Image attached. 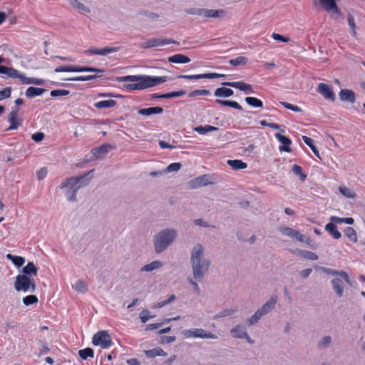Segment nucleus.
Segmentation results:
<instances>
[{
	"label": "nucleus",
	"instance_id": "56",
	"mask_svg": "<svg viewBox=\"0 0 365 365\" xmlns=\"http://www.w3.org/2000/svg\"><path fill=\"white\" fill-rule=\"evenodd\" d=\"M11 92V88L10 87H7L0 91V101L7 98L10 97Z\"/></svg>",
	"mask_w": 365,
	"mask_h": 365
},
{
	"label": "nucleus",
	"instance_id": "52",
	"mask_svg": "<svg viewBox=\"0 0 365 365\" xmlns=\"http://www.w3.org/2000/svg\"><path fill=\"white\" fill-rule=\"evenodd\" d=\"M154 316L148 309H143L140 313V319L143 323H145L148 319L153 318Z\"/></svg>",
	"mask_w": 365,
	"mask_h": 365
},
{
	"label": "nucleus",
	"instance_id": "47",
	"mask_svg": "<svg viewBox=\"0 0 365 365\" xmlns=\"http://www.w3.org/2000/svg\"><path fill=\"white\" fill-rule=\"evenodd\" d=\"M339 191L341 195L347 198H354L356 196L355 193L350 188L346 186H339Z\"/></svg>",
	"mask_w": 365,
	"mask_h": 365
},
{
	"label": "nucleus",
	"instance_id": "5",
	"mask_svg": "<svg viewBox=\"0 0 365 365\" xmlns=\"http://www.w3.org/2000/svg\"><path fill=\"white\" fill-rule=\"evenodd\" d=\"M277 302V298L275 296H272L270 299L266 302L259 309H258L254 314H252L247 319V324L249 326H253L259 322V321L266 314L272 312Z\"/></svg>",
	"mask_w": 365,
	"mask_h": 365
},
{
	"label": "nucleus",
	"instance_id": "36",
	"mask_svg": "<svg viewBox=\"0 0 365 365\" xmlns=\"http://www.w3.org/2000/svg\"><path fill=\"white\" fill-rule=\"evenodd\" d=\"M227 164L234 170H242L247 167V163L241 160H229Z\"/></svg>",
	"mask_w": 365,
	"mask_h": 365
},
{
	"label": "nucleus",
	"instance_id": "37",
	"mask_svg": "<svg viewBox=\"0 0 365 365\" xmlns=\"http://www.w3.org/2000/svg\"><path fill=\"white\" fill-rule=\"evenodd\" d=\"M233 94V91L230 88L221 87L215 91V96L217 97H230Z\"/></svg>",
	"mask_w": 365,
	"mask_h": 365
},
{
	"label": "nucleus",
	"instance_id": "58",
	"mask_svg": "<svg viewBox=\"0 0 365 365\" xmlns=\"http://www.w3.org/2000/svg\"><path fill=\"white\" fill-rule=\"evenodd\" d=\"M348 23H349L350 28L351 29L353 36H356V24L354 22V19L353 16L349 15L348 16Z\"/></svg>",
	"mask_w": 365,
	"mask_h": 365
},
{
	"label": "nucleus",
	"instance_id": "41",
	"mask_svg": "<svg viewBox=\"0 0 365 365\" xmlns=\"http://www.w3.org/2000/svg\"><path fill=\"white\" fill-rule=\"evenodd\" d=\"M192 182L195 184L192 187H202L210 183L207 175H201L195 178Z\"/></svg>",
	"mask_w": 365,
	"mask_h": 365
},
{
	"label": "nucleus",
	"instance_id": "1",
	"mask_svg": "<svg viewBox=\"0 0 365 365\" xmlns=\"http://www.w3.org/2000/svg\"><path fill=\"white\" fill-rule=\"evenodd\" d=\"M190 263L194 279L202 282L207 274L211 264L205 255V249L200 243L195 245L190 251Z\"/></svg>",
	"mask_w": 365,
	"mask_h": 365
},
{
	"label": "nucleus",
	"instance_id": "10",
	"mask_svg": "<svg viewBox=\"0 0 365 365\" xmlns=\"http://www.w3.org/2000/svg\"><path fill=\"white\" fill-rule=\"evenodd\" d=\"M170 43H175V44H179V43L176 41L167 38H150L146 41L143 43V44L141 45V47L143 48H154V47H160L163 46L164 45L170 44Z\"/></svg>",
	"mask_w": 365,
	"mask_h": 365
},
{
	"label": "nucleus",
	"instance_id": "48",
	"mask_svg": "<svg viewBox=\"0 0 365 365\" xmlns=\"http://www.w3.org/2000/svg\"><path fill=\"white\" fill-rule=\"evenodd\" d=\"M245 102L252 107L262 108L263 106L262 101L254 97L245 98Z\"/></svg>",
	"mask_w": 365,
	"mask_h": 365
},
{
	"label": "nucleus",
	"instance_id": "46",
	"mask_svg": "<svg viewBox=\"0 0 365 365\" xmlns=\"http://www.w3.org/2000/svg\"><path fill=\"white\" fill-rule=\"evenodd\" d=\"M6 257L11 260L12 262L18 267L22 266L25 262V259L20 256H14L11 254H8Z\"/></svg>",
	"mask_w": 365,
	"mask_h": 365
},
{
	"label": "nucleus",
	"instance_id": "9",
	"mask_svg": "<svg viewBox=\"0 0 365 365\" xmlns=\"http://www.w3.org/2000/svg\"><path fill=\"white\" fill-rule=\"evenodd\" d=\"M85 71H89V72H96L98 73H103V70L94 68L91 67H80V66H76L73 65H65L61 66L59 67H57L55 69V72L59 73V72H85Z\"/></svg>",
	"mask_w": 365,
	"mask_h": 365
},
{
	"label": "nucleus",
	"instance_id": "17",
	"mask_svg": "<svg viewBox=\"0 0 365 365\" xmlns=\"http://www.w3.org/2000/svg\"><path fill=\"white\" fill-rule=\"evenodd\" d=\"M341 101L354 103L356 101V96L353 91L341 89L339 93Z\"/></svg>",
	"mask_w": 365,
	"mask_h": 365
},
{
	"label": "nucleus",
	"instance_id": "27",
	"mask_svg": "<svg viewBox=\"0 0 365 365\" xmlns=\"http://www.w3.org/2000/svg\"><path fill=\"white\" fill-rule=\"evenodd\" d=\"M163 112V109L161 107H150L148 108L139 109L138 113L143 115H151L154 114H160Z\"/></svg>",
	"mask_w": 365,
	"mask_h": 365
},
{
	"label": "nucleus",
	"instance_id": "42",
	"mask_svg": "<svg viewBox=\"0 0 365 365\" xmlns=\"http://www.w3.org/2000/svg\"><path fill=\"white\" fill-rule=\"evenodd\" d=\"M216 102L218 104L224 106H230V107H232V108H234L235 109H238V110L242 109V106L236 101H227V100L217 99Z\"/></svg>",
	"mask_w": 365,
	"mask_h": 365
},
{
	"label": "nucleus",
	"instance_id": "13",
	"mask_svg": "<svg viewBox=\"0 0 365 365\" xmlns=\"http://www.w3.org/2000/svg\"><path fill=\"white\" fill-rule=\"evenodd\" d=\"M226 14V11L223 9H202V16L205 18L222 19Z\"/></svg>",
	"mask_w": 365,
	"mask_h": 365
},
{
	"label": "nucleus",
	"instance_id": "61",
	"mask_svg": "<svg viewBox=\"0 0 365 365\" xmlns=\"http://www.w3.org/2000/svg\"><path fill=\"white\" fill-rule=\"evenodd\" d=\"M272 37L276 41H282L284 43H288L290 41L289 37L283 36H282L279 34H276V33H273L272 34Z\"/></svg>",
	"mask_w": 365,
	"mask_h": 365
},
{
	"label": "nucleus",
	"instance_id": "22",
	"mask_svg": "<svg viewBox=\"0 0 365 365\" xmlns=\"http://www.w3.org/2000/svg\"><path fill=\"white\" fill-rule=\"evenodd\" d=\"M246 328L242 324H237L230 329V334L235 339H242L246 336Z\"/></svg>",
	"mask_w": 365,
	"mask_h": 365
},
{
	"label": "nucleus",
	"instance_id": "45",
	"mask_svg": "<svg viewBox=\"0 0 365 365\" xmlns=\"http://www.w3.org/2000/svg\"><path fill=\"white\" fill-rule=\"evenodd\" d=\"M248 61V58L245 56H239L235 59L229 61V63L233 66H245Z\"/></svg>",
	"mask_w": 365,
	"mask_h": 365
},
{
	"label": "nucleus",
	"instance_id": "7",
	"mask_svg": "<svg viewBox=\"0 0 365 365\" xmlns=\"http://www.w3.org/2000/svg\"><path fill=\"white\" fill-rule=\"evenodd\" d=\"M185 338L217 339V336L202 328H193L182 331Z\"/></svg>",
	"mask_w": 365,
	"mask_h": 365
},
{
	"label": "nucleus",
	"instance_id": "29",
	"mask_svg": "<svg viewBox=\"0 0 365 365\" xmlns=\"http://www.w3.org/2000/svg\"><path fill=\"white\" fill-rule=\"evenodd\" d=\"M4 61V58L0 56V63ZM0 73L5 74L8 77L12 78L14 75L17 74V70L13 68L6 67L5 66L0 65Z\"/></svg>",
	"mask_w": 365,
	"mask_h": 365
},
{
	"label": "nucleus",
	"instance_id": "25",
	"mask_svg": "<svg viewBox=\"0 0 365 365\" xmlns=\"http://www.w3.org/2000/svg\"><path fill=\"white\" fill-rule=\"evenodd\" d=\"M69 4L74 9L78 10L81 13L83 14H89L91 12V9L83 3L80 2L78 0H66Z\"/></svg>",
	"mask_w": 365,
	"mask_h": 365
},
{
	"label": "nucleus",
	"instance_id": "43",
	"mask_svg": "<svg viewBox=\"0 0 365 365\" xmlns=\"http://www.w3.org/2000/svg\"><path fill=\"white\" fill-rule=\"evenodd\" d=\"M302 139L304 142L312 149L314 154L319 159H321V157L319 155V151L317 148L314 146L313 144V140L311 138H309L307 136H302Z\"/></svg>",
	"mask_w": 365,
	"mask_h": 365
},
{
	"label": "nucleus",
	"instance_id": "33",
	"mask_svg": "<svg viewBox=\"0 0 365 365\" xmlns=\"http://www.w3.org/2000/svg\"><path fill=\"white\" fill-rule=\"evenodd\" d=\"M117 104L114 100H106L97 102L94 104V106L98 109H105L108 108H113Z\"/></svg>",
	"mask_w": 365,
	"mask_h": 365
},
{
	"label": "nucleus",
	"instance_id": "62",
	"mask_svg": "<svg viewBox=\"0 0 365 365\" xmlns=\"http://www.w3.org/2000/svg\"><path fill=\"white\" fill-rule=\"evenodd\" d=\"M281 104L283 105V106L285 107L286 108L292 110L295 112H300L302 110L299 107L292 105L289 103L281 102Z\"/></svg>",
	"mask_w": 365,
	"mask_h": 365
},
{
	"label": "nucleus",
	"instance_id": "8",
	"mask_svg": "<svg viewBox=\"0 0 365 365\" xmlns=\"http://www.w3.org/2000/svg\"><path fill=\"white\" fill-rule=\"evenodd\" d=\"M92 343L95 346H100L102 349H107L111 346L112 341L106 331H100L93 335Z\"/></svg>",
	"mask_w": 365,
	"mask_h": 365
},
{
	"label": "nucleus",
	"instance_id": "4",
	"mask_svg": "<svg viewBox=\"0 0 365 365\" xmlns=\"http://www.w3.org/2000/svg\"><path fill=\"white\" fill-rule=\"evenodd\" d=\"M178 237V232L175 228L166 227L158 232L153 237L155 252L160 254L172 245Z\"/></svg>",
	"mask_w": 365,
	"mask_h": 365
},
{
	"label": "nucleus",
	"instance_id": "38",
	"mask_svg": "<svg viewBox=\"0 0 365 365\" xmlns=\"http://www.w3.org/2000/svg\"><path fill=\"white\" fill-rule=\"evenodd\" d=\"M218 128L207 125L205 126H197L194 128V130L197 132L200 135H205L208 132L217 130Z\"/></svg>",
	"mask_w": 365,
	"mask_h": 365
},
{
	"label": "nucleus",
	"instance_id": "23",
	"mask_svg": "<svg viewBox=\"0 0 365 365\" xmlns=\"http://www.w3.org/2000/svg\"><path fill=\"white\" fill-rule=\"evenodd\" d=\"M112 148L109 144L103 145L92 150L93 155L96 158H102Z\"/></svg>",
	"mask_w": 365,
	"mask_h": 365
},
{
	"label": "nucleus",
	"instance_id": "21",
	"mask_svg": "<svg viewBox=\"0 0 365 365\" xmlns=\"http://www.w3.org/2000/svg\"><path fill=\"white\" fill-rule=\"evenodd\" d=\"M163 262L160 260H155L150 263H148L141 267V272H151L155 270L159 269L163 266Z\"/></svg>",
	"mask_w": 365,
	"mask_h": 365
},
{
	"label": "nucleus",
	"instance_id": "2",
	"mask_svg": "<svg viewBox=\"0 0 365 365\" xmlns=\"http://www.w3.org/2000/svg\"><path fill=\"white\" fill-rule=\"evenodd\" d=\"M118 82H125L123 87L130 90H143L167 81V76H150L147 75H131L117 78Z\"/></svg>",
	"mask_w": 365,
	"mask_h": 365
},
{
	"label": "nucleus",
	"instance_id": "53",
	"mask_svg": "<svg viewBox=\"0 0 365 365\" xmlns=\"http://www.w3.org/2000/svg\"><path fill=\"white\" fill-rule=\"evenodd\" d=\"M97 77L96 75H89V76H81L74 78H68V81H86L94 79Z\"/></svg>",
	"mask_w": 365,
	"mask_h": 365
},
{
	"label": "nucleus",
	"instance_id": "55",
	"mask_svg": "<svg viewBox=\"0 0 365 365\" xmlns=\"http://www.w3.org/2000/svg\"><path fill=\"white\" fill-rule=\"evenodd\" d=\"M292 172L295 174V175H299V178H300V180L302 181H304L306 178H307V175L304 173H302V168L297 165H294L292 166Z\"/></svg>",
	"mask_w": 365,
	"mask_h": 365
},
{
	"label": "nucleus",
	"instance_id": "35",
	"mask_svg": "<svg viewBox=\"0 0 365 365\" xmlns=\"http://www.w3.org/2000/svg\"><path fill=\"white\" fill-rule=\"evenodd\" d=\"M73 288L77 292L84 294L88 291V284L84 280L78 279L75 284L73 285Z\"/></svg>",
	"mask_w": 365,
	"mask_h": 365
},
{
	"label": "nucleus",
	"instance_id": "34",
	"mask_svg": "<svg viewBox=\"0 0 365 365\" xmlns=\"http://www.w3.org/2000/svg\"><path fill=\"white\" fill-rule=\"evenodd\" d=\"M237 312V309L236 307L225 309L221 312H218L217 314L214 316L215 319H217L220 318L230 317L235 314Z\"/></svg>",
	"mask_w": 365,
	"mask_h": 365
},
{
	"label": "nucleus",
	"instance_id": "63",
	"mask_svg": "<svg viewBox=\"0 0 365 365\" xmlns=\"http://www.w3.org/2000/svg\"><path fill=\"white\" fill-rule=\"evenodd\" d=\"M185 12L190 15H197V16H202V9H195V8H190L188 9H186Z\"/></svg>",
	"mask_w": 365,
	"mask_h": 365
},
{
	"label": "nucleus",
	"instance_id": "16",
	"mask_svg": "<svg viewBox=\"0 0 365 365\" xmlns=\"http://www.w3.org/2000/svg\"><path fill=\"white\" fill-rule=\"evenodd\" d=\"M18 112L19 108H14L9 114V121L10 123L9 130H15L21 125V120L17 118Z\"/></svg>",
	"mask_w": 365,
	"mask_h": 365
},
{
	"label": "nucleus",
	"instance_id": "51",
	"mask_svg": "<svg viewBox=\"0 0 365 365\" xmlns=\"http://www.w3.org/2000/svg\"><path fill=\"white\" fill-rule=\"evenodd\" d=\"M182 165L180 163H173L170 164L165 170V173L178 172L181 168Z\"/></svg>",
	"mask_w": 365,
	"mask_h": 365
},
{
	"label": "nucleus",
	"instance_id": "18",
	"mask_svg": "<svg viewBox=\"0 0 365 365\" xmlns=\"http://www.w3.org/2000/svg\"><path fill=\"white\" fill-rule=\"evenodd\" d=\"M38 267L32 262H29L26 266L24 267L21 274H25L28 277H34L37 276Z\"/></svg>",
	"mask_w": 365,
	"mask_h": 365
},
{
	"label": "nucleus",
	"instance_id": "59",
	"mask_svg": "<svg viewBox=\"0 0 365 365\" xmlns=\"http://www.w3.org/2000/svg\"><path fill=\"white\" fill-rule=\"evenodd\" d=\"M225 75L224 74H220L216 73H204L201 74V78H221L225 77Z\"/></svg>",
	"mask_w": 365,
	"mask_h": 365
},
{
	"label": "nucleus",
	"instance_id": "31",
	"mask_svg": "<svg viewBox=\"0 0 365 365\" xmlns=\"http://www.w3.org/2000/svg\"><path fill=\"white\" fill-rule=\"evenodd\" d=\"M325 230L334 238L339 239L341 237V234L338 231L336 226L332 223H328L325 226Z\"/></svg>",
	"mask_w": 365,
	"mask_h": 365
},
{
	"label": "nucleus",
	"instance_id": "57",
	"mask_svg": "<svg viewBox=\"0 0 365 365\" xmlns=\"http://www.w3.org/2000/svg\"><path fill=\"white\" fill-rule=\"evenodd\" d=\"M209 94H210L209 91L205 90V89H202V90H195V91H192L189 94V96L192 98V97H195L198 95L207 96Z\"/></svg>",
	"mask_w": 365,
	"mask_h": 365
},
{
	"label": "nucleus",
	"instance_id": "3",
	"mask_svg": "<svg viewBox=\"0 0 365 365\" xmlns=\"http://www.w3.org/2000/svg\"><path fill=\"white\" fill-rule=\"evenodd\" d=\"M93 172V170H91L85 175L69 178L62 182L60 188L66 190L65 195L68 201H76V192L80 188L87 185L90 182L92 176L89 178H87V176Z\"/></svg>",
	"mask_w": 365,
	"mask_h": 365
},
{
	"label": "nucleus",
	"instance_id": "14",
	"mask_svg": "<svg viewBox=\"0 0 365 365\" xmlns=\"http://www.w3.org/2000/svg\"><path fill=\"white\" fill-rule=\"evenodd\" d=\"M12 78H19L22 82V83L24 84H35L39 86L43 85L45 83V81L43 79L26 77L24 74L21 73L18 70L17 74L14 75V76H13Z\"/></svg>",
	"mask_w": 365,
	"mask_h": 365
},
{
	"label": "nucleus",
	"instance_id": "44",
	"mask_svg": "<svg viewBox=\"0 0 365 365\" xmlns=\"http://www.w3.org/2000/svg\"><path fill=\"white\" fill-rule=\"evenodd\" d=\"M345 236L348 237L353 242H357V234L355 230L351 227H348L344 231Z\"/></svg>",
	"mask_w": 365,
	"mask_h": 365
},
{
	"label": "nucleus",
	"instance_id": "54",
	"mask_svg": "<svg viewBox=\"0 0 365 365\" xmlns=\"http://www.w3.org/2000/svg\"><path fill=\"white\" fill-rule=\"evenodd\" d=\"M295 239L300 242H304L307 245H310L311 244V239L307 237L306 235L300 233L299 231L297 232V234L296 235Z\"/></svg>",
	"mask_w": 365,
	"mask_h": 365
},
{
	"label": "nucleus",
	"instance_id": "24",
	"mask_svg": "<svg viewBox=\"0 0 365 365\" xmlns=\"http://www.w3.org/2000/svg\"><path fill=\"white\" fill-rule=\"evenodd\" d=\"M118 50L117 47H105L101 49H90L87 52L93 55L106 56L111 53H115Z\"/></svg>",
	"mask_w": 365,
	"mask_h": 365
},
{
	"label": "nucleus",
	"instance_id": "12",
	"mask_svg": "<svg viewBox=\"0 0 365 365\" xmlns=\"http://www.w3.org/2000/svg\"><path fill=\"white\" fill-rule=\"evenodd\" d=\"M317 91L326 99H328L331 101H335V94L334 93L332 88L329 85L324 83H320L318 85Z\"/></svg>",
	"mask_w": 365,
	"mask_h": 365
},
{
	"label": "nucleus",
	"instance_id": "28",
	"mask_svg": "<svg viewBox=\"0 0 365 365\" xmlns=\"http://www.w3.org/2000/svg\"><path fill=\"white\" fill-rule=\"evenodd\" d=\"M170 63H187L190 62V58L183 54H175L168 58Z\"/></svg>",
	"mask_w": 365,
	"mask_h": 365
},
{
	"label": "nucleus",
	"instance_id": "11",
	"mask_svg": "<svg viewBox=\"0 0 365 365\" xmlns=\"http://www.w3.org/2000/svg\"><path fill=\"white\" fill-rule=\"evenodd\" d=\"M337 0H319V2L323 6L324 9L333 19H337L341 15V11L336 5Z\"/></svg>",
	"mask_w": 365,
	"mask_h": 365
},
{
	"label": "nucleus",
	"instance_id": "20",
	"mask_svg": "<svg viewBox=\"0 0 365 365\" xmlns=\"http://www.w3.org/2000/svg\"><path fill=\"white\" fill-rule=\"evenodd\" d=\"M332 288L338 297L344 295V284L341 279L335 278L331 280Z\"/></svg>",
	"mask_w": 365,
	"mask_h": 365
},
{
	"label": "nucleus",
	"instance_id": "26",
	"mask_svg": "<svg viewBox=\"0 0 365 365\" xmlns=\"http://www.w3.org/2000/svg\"><path fill=\"white\" fill-rule=\"evenodd\" d=\"M295 255L310 260H317L318 259V256L312 252L307 251V250H296L294 251H292Z\"/></svg>",
	"mask_w": 365,
	"mask_h": 365
},
{
	"label": "nucleus",
	"instance_id": "15",
	"mask_svg": "<svg viewBox=\"0 0 365 365\" xmlns=\"http://www.w3.org/2000/svg\"><path fill=\"white\" fill-rule=\"evenodd\" d=\"M275 137L282 143V145L279 147L280 152H292V148L289 147L292 143V140L289 138L283 135H281L280 133H276Z\"/></svg>",
	"mask_w": 365,
	"mask_h": 365
},
{
	"label": "nucleus",
	"instance_id": "32",
	"mask_svg": "<svg viewBox=\"0 0 365 365\" xmlns=\"http://www.w3.org/2000/svg\"><path fill=\"white\" fill-rule=\"evenodd\" d=\"M145 354L148 358H154L157 356H167V353L165 352L161 348L157 347L150 350H145Z\"/></svg>",
	"mask_w": 365,
	"mask_h": 365
},
{
	"label": "nucleus",
	"instance_id": "50",
	"mask_svg": "<svg viewBox=\"0 0 365 365\" xmlns=\"http://www.w3.org/2000/svg\"><path fill=\"white\" fill-rule=\"evenodd\" d=\"M22 302L26 306H29L38 302V297L36 295H29L22 299Z\"/></svg>",
	"mask_w": 365,
	"mask_h": 365
},
{
	"label": "nucleus",
	"instance_id": "6",
	"mask_svg": "<svg viewBox=\"0 0 365 365\" xmlns=\"http://www.w3.org/2000/svg\"><path fill=\"white\" fill-rule=\"evenodd\" d=\"M14 287L16 292L33 293L36 289V280L34 277H28L25 274H18Z\"/></svg>",
	"mask_w": 365,
	"mask_h": 365
},
{
	"label": "nucleus",
	"instance_id": "19",
	"mask_svg": "<svg viewBox=\"0 0 365 365\" xmlns=\"http://www.w3.org/2000/svg\"><path fill=\"white\" fill-rule=\"evenodd\" d=\"M222 85L234 87V88L240 89V91H243L247 92V93L252 92V86L250 84H247L242 81L225 82V83H222Z\"/></svg>",
	"mask_w": 365,
	"mask_h": 365
},
{
	"label": "nucleus",
	"instance_id": "30",
	"mask_svg": "<svg viewBox=\"0 0 365 365\" xmlns=\"http://www.w3.org/2000/svg\"><path fill=\"white\" fill-rule=\"evenodd\" d=\"M46 90L41 88L29 87L26 91V96L28 98H34L42 95Z\"/></svg>",
	"mask_w": 365,
	"mask_h": 365
},
{
	"label": "nucleus",
	"instance_id": "49",
	"mask_svg": "<svg viewBox=\"0 0 365 365\" xmlns=\"http://www.w3.org/2000/svg\"><path fill=\"white\" fill-rule=\"evenodd\" d=\"M78 354L82 359H86L88 357L93 358V350L91 348H86L84 349H81L78 351Z\"/></svg>",
	"mask_w": 365,
	"mask_h": 365
},
{
	"label": "nucleus",
	"instance_id": "39",
	"mask_svg": "<svg viewBox=\"0 0 365 365\" xmlns=\"http://www.w3.org/2000/svg\"><path fill=\"white\" fill-rule=\"evenodd\" d=\"M332 339L330 336H324L317 343V346L321 349H326L331 345Z\"/></svg>",
	"mask_w": 365,
	"mask_h": 365
},
{
	"label": "nucleus",
	"instance_id": "64",
	"mask_svg": "<svg viewBox=\"0 0 365 365\" xmlns=\"http://www.w3.org/2000/svg\"><path fill=\"white\" fill-rule=\"evenodd\" d=\"M312 272L311 268L304 269L299 272V275L302 279H307Z\"/></svg>",
	"mask_w": 365,
	"mask_h": 365
},
{
	"label": "nucleus",
	"instance_id": "40",
	"mask_svg": "<svg viewBox=\"0 0 365 365\" xmlns=\"http://www.w3.org/2000/svg\"><path fill=\"white\" fill-rule=\"evenodd\" d=\"M279 232L285 236H288L292 238H295L296 235L297 234V230H294L289 227L280 226L279 227Z\"/></svg>",
	"mask_w": 365,
	"mask_h": 365
},
{
	"label": "nucleus",
	"instance_id": "60",
	"mask_svg": "<svg viewBox=\"0 0 365 365\" xmlns=\"http://www.w3.org/2000/svg\"><path fill=\"white\" fill-rule=\"evenodd\" d=\"M69 94V91L67 90H53L51 92V96L53 97L67 96Z\"/></svg>",
	"mask_w": 365,
	"mask_h": 365
}]
</instances>
